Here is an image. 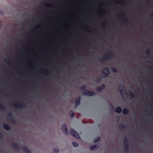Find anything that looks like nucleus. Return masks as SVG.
<instances>
[{
    "label": "nucleus",
    "instance_id": "obj_1",
    "mask_svg": "<svg viewBox=\"0 0 153 153\" xmlns=\"http://www.w3.org/2000/svg\"><path fill=\"white\" fill-rule=\"evenodd\" d=\"M70 133L74 137L78 139L80 138V136L77 132L74 130L73 129H71L70 131Z\"/></svg>",
    "mask_w": 153,
    "mask_h": 153
},
{
    "label": "nucleus",
    "instance_id": "obj_9",
    "mask_svg": "<svg viewBox=\"0 0 153 153\" xmlns=\"http://www.w3.org/2000/svg\"><path fill=\"white\" fill-rule=\"evenodd\" d=\"M100 140V138H95L94 139V142L95 143L97 142L98 141H99Z\"/></svg>",
    "mask_w": 153,
    "mask_h": 153
},
{
    "label": "nucleus",
    "instance_id": "obj_2",
    "mask_svg": "<svg viewBox=\"0 0 153 153\" xmlns=\"http://www.w3.org/2000/svg\"><path fill=\"white\" fill-rule=\"evenodd\" d=\"M94 94L92 92H91L88 90L84 91L83 92V94L88 96H91Z\"/></svg>",
    "mask_w": 153,
    "mask_h": 153
},
{
    "label": "nucleus",
    "instance_id": "obj_3",
    "mask_svg": "<svg viewBox=\"0 0 153 153\" xmlns=\"http://www.w3.org/2000/svg\"><path fill=\"white\" fill-rule=\"evenodd\" d=\"M62 129L66 135H68V133L67 131V128L65 125H64L62 126Z\"/></svg>",
    "mask_w": 153,
    "mask_h": 153
},
{
    "label": "nucleus",
    "instance_id": "obj_6",
    "mask_svg": "<svg viewBox=\"0 0 153 153\" xmlns=\"http://www.w3.org/2000/svg\"><path fill=\"white\" fill-rule=\"evenodd\" d=\"M4 128L7 130H9L10 128V126L6 124L4 125Z\"/></svg>",
    "mask_w": 153,
    "mask_h": 153
},
{
    "label": "nucleus",
    "instance_id": "obj_12",
    "mask_svg": "<svg viewBox=\"0 0 153 153\" xmlns=\"http://www.w3.org/2000/svg\"><path fill=\"white\" fill-rule=\"evenodd\" d=\"M3 13L2 11L0 10V14H2Z\"/></svg>",
    "mask_w": 153,
    "mask_h": 153
},
{
    "label": "nucleus",
    "instance_id": "obj_8",
    "mask_svg": "<svg viewBox=\"0 0 153 153\" xmlns=\"http://www.w3.org/2000/svg\"><path fill=\"white\" fill-rule=\"evenodd\" d=\"M24 150L26 152H29V149L26 147L24 148Z\"/></svg>",
    "mask_w": 153,
    "mask_h": 153
},
{
    "label": "nucleus",
    "instance_id": "obj_7",
    "mask_svg": "<svg viewBox=\"0 0 153 153\" xmlns=\"http://www.w3.org/2000/svg\"><path fill=\"white\" fill-rule=\"evenodd\" d=\"M128 110L127 109H124L123 111V113L124 114H126L128 113Z\"/></svg>",
    "mask_w": 153,
    "mask_h": 153
},
{
    "label": "nucleus",
    "instance_id": "obj_10",
    "mask_svg": "<svg viewBox=\"0 0 153 153\" xmlns=\"http://www.w3.org/2000/svg\"><path fill=\"white\" fill-rule=\"evenodd\" d=\"M73 145L75 147H77L78 146V144L77 143L74 142L73 143Z\"/></svg>",
    "mask_w": 153,
    "mask_h": 153
},
{
    "label": "nucleus",
    "instance_id": "obj_4",
    "mask_svg": "<svg viewBox=\"0 0 153 153\" xmlns=\"http://www.w3.org/2000/svg\"><path fill=\"white\" fill-rule=\"evenodd\" d=\"M99 146L94 145L93 146L91 147L90 148V149L92 150H94L97 149L98 147Z\"/></svg>",
    "mask_w": 153,
    "mask_h": 153
},
{
    "label": "nucleus",
    "instance_id": "obj_11",
    "mask_svg": "<svg viewBox=\"0 0 153 153\" xmlns=\"http://www.w3.org/2000/svg\"><path fill=\"white\" fill-rule=\"evenodd\" d=\"M70 115L71 117H74V114H73V112H71L70 113Z\"/></svg>",
    "mask_w": 153,
    "mask_h": 153
},
{
    "label": "nucleus",
    "instance_id": "obj_5",
    "mask_svg": "<svg viewBox=\"0 0 153 153\" xmlns=\"http://www.w3.org/2000/svg\"><path fill=\"white\" fill-rule=\"evenodd\" d=\"M116 111L117 113H120L121 111V109L120 107H117L116 109Z\"/></svg>",
    "mask_w": 153,
    "mask_h": 153
}]
</instances>
